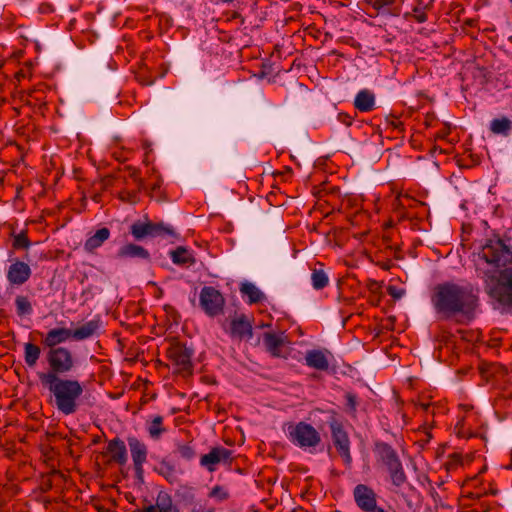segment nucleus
I'll use <instances>...</instances> for the list:
<instances>
[{"label": "nucleus", "mask_w": 512, "mask_h": 512, "mask_svg": "<svg viewBox=\"0 0 512 512\" xmlns=\"http://www.w3.org/2000/svg\"><path fill=\"white\" fill-rule=\"evenodd\" d=\"M434 309L443 318L460 315L459 323L470 322L478 306V296L471 285L444 282L434 287L431 296Z\"/></svg>", "instance_id": "f257e3e1"}, {"label": "nucleus", "mask_w": 512, "mask_h": 512, "mask_svg": "<svg viewBox=\"0 0 512 512\" xmlns=\"http://www.w3.org/2000/svg\"><path fill=\"white\" fill-rule=\"evenodd\" d=\"M51 395L53 406L64 415L77 412L79 400L84 392V385L73 378L54 377L40 381Z\"/></svg>", "instance_id": "f03ea898"}, {"label": "nucleus", "mask_w": 512, "mask_h": 512, "mask_svg": "<svg viewBox=\"0 0 512 512\" xmlns=\"http://www.w3.org/2000/svg\"><path fill=\"white\" fill-rule=\"evenodd\" d=\"M373 451L377 462L387 470L392 485L397 489L403 487L408 478L397 451L388 443L381 441L374 444Z\"/></svg>", "instance_id": "7ed1b4c3"}, {"label": "nucleus", "mask_w": 512, "mask_h": 512, "mask_svg": "<svg viewBox=\"0 0 512 512\" xmlns=\"http://www.w3.org/2000/svg\"><path fill=\"white\" fill-rule=\"evenodd\" d=\"M46 360L49 370L37 373L39 381L61 377V375L70 373L75 367L74 355L67 347L48 350Z\"/></svg>", "instance_id": "20e7f679"}, {"label": "nucleus", "mask_w": 512, "mask_h": 512, "mask_svg": "<svg viewBox=\"0 0 512 512\" xmlns=\"http://www.w3.org/2000/svg\"><path fill=\"white\" fill-rule=\"evenodd\" d=\"M478 258L495 270L506 267L512 263V246L500 238L488 239Z\"/></svg>", "instance_id": "39448f33"}, {"label": "nucleus", "mask_w": 512, "mask_h": 512, "mask_svg": "<svg viewBox=\"0 0 512 512\" xmlns=\"http://www.w3.org/2000/svg\"><path fill=\"white\" fill-rule=\"evenodd\" d=\"M328 425L331 430V438L338 454L343 459L344 464L350 467L352 456L350 452V439L344 429L343 423L335 411H331L328 418Z\"/></svg>", "instance_id": "423d86ee"}, {"label": "nucleus", "mask_w": 512, "mask_h": 512, "mask_svg": "<svg viewBox=\"0 0 512 512\" xmlns=\"http://www.w3.org/2000/svg\"><path fill=\"white\" fill-rule=\"evenodd\" d=\"M130 233L136 240H142L146 237L177 238L178 236L171 225L163 222H152L147 217L143 221H135L130 227Z\"/></svg>", "instance_id": "0eeeda50"}, {"label": "nucleus", "mask_w": 512, "mask_h": 512, "mask_svg": "<svg viewBox=\"0 0 512 512\" xmlns=\"http://www.w3.org/2000/svg\"><path fill=\"white\" fill-rule=\"evenodd\" d=\"M288 438L300 448H315L321 442L319 432L306 422H298L288 426Z\"/></svg>", "instance_id": "6e6552de"}, {"label": "nucleus", "mask_w": 512, "mask_h": 512, "mask_svg": "<svg viewBox=\"0 0 512 512\" xmlns=\"http://www.w3.org/2000/svg\"><path fill=\"white\" fill-rule=\"evenodd\" d=\"M168 360L177 373L190 375L192 373L193 350L176 339L170 341L166 350Z\"/></svg>", "instance_id": "1a4fd4ad"}, {"label": "nucleus", "mask_w": 512, "mask_h": 512, "mask_svg": "<svg viewBox=\"0 0 512 512\" xmlns=\"http://www.w3.org/2000/svg\"><path fill=\"white\" fill-rule=\"evenodd\" d=\"M225 298L213 286H204L199 295V305L209 317H217L224 313Z\"/></svg>", "instance_id": "9d476101"}, {"label": "nucleus", "mask_w": 512, "mask_h": 512, "mask_svg": "<svg viewBox=\"0 0 512 512\" xmlns=\"http://www.w3.org/2000/svg\"><path fill=\"white\" fill-rule=\"evenodd\" d=\"M353 498L362 512H386L377 505V494L368 485L358 484L353 489Z\"/></svg>", "instance_id": "9b49d317"}, {"label": "nucleus", "mask_w": 512, "mask_h": 512, "mask_svg": "<svg viewBox=\"0 0 512 512\" xmlns=\"http://www.w3.org/2000/svg\"><path fill=\"white\" fill-rule=\"evenodd\" d=\"M489 293L499 303L512 307V269L500 273L497 285Z\"/></svg>", "instance_id": "f8f14e48"}, {"label": "nucleus", "mask_w": 512, "mask_h": 512, "mask_svg": "<svg viewBox=\"0 0 512 512\" xmlns=\"http://www.w3.org/2000/svg\"><path fill=\"white\" fill-rule=\"evenodd\" d=\"M232 451L222 446L213 447L209 453L204 454L200 458V465L205 467L209 472H214L219 463L231 464L233 457Z\"/></svg>", "instance_id": "ddd939ff"}, {"label": "nucleus", "mask_w": 512, "mask_h": 512, "mask_svg": "<svg viewBox=\"0 0 512 512\" xmlns=\"http://www.w3.org/2000/svg\"><path fill=\"white\" fill-rule=\"evenodd\" d=\"M31 275L32 270L29 264L17 258L11 260L6 273L7 281L13 286L25 284Z\"/></svg>", "instance_id": "4468645a"}, {"label": "nucleus", "mask_w": 512, "mask_h": 512, "mask_svg": "<svg viewBox=\"0 0 512 512\" xmlns=\"http://www.w3.org/2000/svg\"><path fill=\"white\" fill-rule=\"evenodd\" d=\"M287 343L289 342L283 333L265 332L263 334V345L273 357L286 358L288 355Z\"/></svg>", "instance_id": "2eb2a0df"}, {"label": "nucleus", "mask_w": 512, "mask_h": 512, "mask_svg": "<svg viewBox=\"0 0 512 512\" xmlns=\"http://www.w3.org/2000/svg\"><path fill=\"white\" fill-rule=\"evenodd\" d=\"M127 442L130 448L134 468L136 472L141 473L143 470V464L147 460V446L134 436L128 437Z\"/></svg>", "instance_id": "dca6fc26"}, {"label": "nucleus", "mask_w": 512, "mask_h": 512, "mask_svg": "<svg viewBox=\"0 0 512 512\" xmlns=\"http://www.w3.org/2000/svg\"><path fill=\"white\" fill-rule=\"evenodd\" d=\"M330 352L327 350L312 349L308 350L305 354V363L308 367L319 370L327 371L330 366L329 356Z\"/></svg>", "instance_id": "f3484780"}, {"label": "nucleus", "mask_w": 512, "mask_h": 512, "mask_svg": "<svg viewBox=\"0 0 512 512\" xmlns=\"http://www.w3.org/2000/svg\"><path fill=\"white\" fill-rule=\"evenodd\" d=\"M71 329L59 327L49 330L42 340V343L49 350L57 349L61 347L60 344L71 339Z\"/></svg>", "instance_id": "a211bd4d"}, {"label": "nucleus", "mask_w": 512, "mask_h": 512, "mask_svg": "<svg viewBox=\"0 0 512 512\" xmlns=\"http://www.w3.org/2000/svg\"><path fill=\"white\" fill-rule=\"evenodd\" d=\"M100 328L101 321L99 318H95L77 327L76 329L71 330V337L76 341L85 340L96 335Z\"/></svg>", "instance_id": "6ab92c4d"}, {"label": "nucleus", "mask_w": 512, "mask_h": 512, "mask_svg": "<svg viewBox=\"0 0 512 512\" xmlns=\"http://www.w3.org/2000/svg\"><path fill=\"white\" fill-rule=\"evenodd\" d=\"M116 256L119 259H130V258H139V259H144V260L150 259V254L147 249H145L144 247H142L140 245L133 244V243H128V244H125L122 247H120L119 250L117 251Z\"/></svg>", "instance_id": "aec40b11"}, {"label": "nucleus", "mask_w": 512, "mask_h": 512, "mask_svg": "<svg viewBox=\"0 0 512 512\" xmlns=\"http://www.w3.org/2000/svg\"><path fill=\"white\" fill-rule=\"evenodd\" d=\"M107 452L110 454L111 461L124 465L127 462V449L125 443L120 438H114L108 442Z\"/></svg>", "instance_id": "412c9836"}, {"label": "nucleus", "mask_w": 512, "mask_h": 512, "mask_svg": "<svg viewBox=\"0 0 512 512\" xmlns=\"http://www.w3.org/2000/svg\"><path fill=\"white\" fill-rule=\"evenodd\" d=\"M375 106V95L367 90L363 89L359 91L354 99V107L360 112H369L374 109Z\"/></svg>", "instance_id": "4be33fe9"}, {"label": "nucleus", "mask_w": 512, "mask_h": 512, "mask_svg": "<svg viewBox=\"0 0 512 512\" xmlns=\"http://www.w3.org/2000/svg\"><path fill=\"white\" fill-rule=\"evenodd\" d=\"M169 255L172 262L176 265L189 267L196 262L193 253L183 246H178L176 249L170 251Z\"/></svg>", "instance_id": "5701e85b"}, {"label": "nucleus", "mask_w": 512, "mask_h": 512, "mask_svg": "<svg viewBox=\"0 0 512 512\" xmlns=\"http://www.w3.org/2000/svg\"><path fill=\"white\" fill-rule=\"evenodd\" d=\"M231 335L239 338L252 337V326L245 315L231 321Z\"/></svg>", "instance_id": "b1692460"}, {"label": "nucleus", "mask_w": 512, "mask_h": 512, "mask_svg": "<svg viewBox=\"0 0 512 512\" xmlns=\"http://www.w3.org/2000/svg\"><path fill=\"white\" fill-rule=\"evenodd\" d=\"M110 237V230L106 227L98 229L94 235L90 236L85 244L84 248L87 252L92 253L94 250L99 248L108 238Z\"/></svg>", "instance_id": "393cba45"}, {"label": "nucleus", "mask_w": 512, "mask_h": 512, "mask_svg": "<svg viewBox=\"0 0 512 512\" xmlns=\"http://www.w3.org/2000/svg\"><path fill=\"white\" fill-rule=\"evenodd\" d=\"M239 290L243 296L248 297L249 304H256L265 299V294L251 282L242 283Z\"/></svg>", "instance_id": "a878e982"}, {"label": "nucleus", "mask_w": 512, "mask_h": 512, "mask_svg": "<svg viewBox=\"0 0 512 512\" xmlns=\"http://www.w3.org/2000/svg\"><path fill=\"white\" fill-rule=\"evenodd\" d=\"M41 349L31 342L24 344V361L29 368H34L40 358Z\"/></svg>", "instance_id": "bb28decb"}, {"label": "nucleus", "mask_w": 512, "mask_h": 512, "mask_svg": "<svg viewBox=\"0 0 512 512\" xmlns=\"http://www.w3.org/2000/svg\"><path fill=\"white\" fill-rule=\"evenodd\" d=\"M429 8V4H425L424 0H416V4L412 9V12L404 14L405 19L413 18L418 23H424L427 21L426 10Z\"/></svg>", "instance_id": "cd10ccee"}, {"label": "nucleus", "mask_w": 512, "mask_h": 512, "mask_svg": "<svg viewBox=\"0 0 512 512\" xmlns=\"http://www.w3.org/2000/svg\"><path fill=\"white\" fill-rule=\"evenodd\" d=\"M312 286L316 290H321L329 284V277L322 268H314L311 273Z\"/></svg>", "instance_id": "c85d7f7f"}, {"label": "nucleus", "mask_w": 512, "mask_h": 512, "mask_svg": "<svg viewBox=\"0 0 512 512\" xmlns=\"http://www.w3.org/2000/svg\"><path fill=\"white\" fill-rule=\"evenodd\" d=\"M511 128L512 122L507 117L494 119L490 124V130L494 134L508 135Z\"/></svg>", "instance_id": "c756f323"}, {"label": "nucleus", "mask_w": 512, "mask_h": 512, "mask_svg": "<svg viewBox=\"0 0 512 512\" xmlns=\"http://www.w3.org/2000/svg\"><path fill=\"white\" fill-rule=\"evenodd\" d=\"M16 313L18 316L30 315L33 312L32 304L27 296L17 295L15 298Z\"/></svg>", "instance_id": "7c9ffc66"}, {"label": "nucleus", "mask_w": 512, "mask_h": 512, "mask_svg": "<svg viewBox=\"0 0 512 512\" xmlns=\"http://www.w3.org/2000/svg\"><path fill=\"white\" fill-rule=\"evenodd\" d=\"M147 429L151 438L159 439L160 436L166 431V429L163 427V417L160 415L154 416L149 422Z\"/></svg>", "instance_id": "2f4dec72"}, {"label": "nucleus", "mask_w": 512, "mask_h": 512, "mask_svg": "<svg viewBox=\"0 0 512 512\" xmlns=\"http://www.w3.org/2000/svg\"><path fill=\"white\" fill-rule=\"evenodd\" d=\"M159 506L161 512H179V509L173 505L170 495L165 492H159Z\"/></svg>", "instance_id": "473e14b6"}, {"label": "nucleus", "mask_w": 512, "mask_h": 512, "mask_svg": "<svg viewBox=\"0 0 512 512\" xmlns=\"http://www.w3.org/2000/svg\"><path fill=\"white\" fill-rule=\"evenodd\" d=\"M31 245V242L27 236L26 231H21L20 233L13 236L12 246L14 249H28Z\"/></svg>", "instance_id": "72a5a7b5"}, {"label": "nucleus", "mask_w": 512, "mask_h": 512, "mask_svg": "<svg viewBox=\"0 0 512 512\" xmlns=\"http://www.w3.org/2000/svg\"><path fill=\"white\" fill-rule=\"evenodd\" d=\"M208 496L217 501H225L229 498V492L225 487L216 485L210 490Z\"/></svg>", "instance_id": "f704fd0d"}, {"label": "nucleus", "mask_w": 512, "mask_h": 512, "mask_svg": "<svg viewBox=\"0 0 512 512\" xmlns=\"http://www.w3.org/2000/svg\"><path fill=\"white\" fill-rule=\"evenodd\" d=\"M371 5L376 11H384L392 7L396 0H364Z\"/></svg>", "instance_id": "c9c22d12"}, {"label": "nucleus", "mask_w": 512, "mask_h": 512, "mask_svg": "<svg viewBox=\"0 0 512 512\" xmlns=\"http://www.w3.org/2000/svg\"><path fill=\"white\" fill-rule=\"evenodd\" d=\"M177 453L185 460H191L195 456V450L190 444H178Z\"/></svg>", "instance_id": "e433bc0d"}, {"label": "nucleus", "mask_w": 512, "mask_h": 512, "mask_svg": "<svg viewBox=\"0 0 512 512\" xmlns=\"http://www.w3.org/2000/svg\"><path fill=\"white\" fill-rule=\"evenodd\" d=\"M160 474H162L170 483H173L175 480V471L170 465L162 464L160 467Z\"/></svg>", "instance_id": "4c0bfd02"}, {"label": "nucleus", "mask_w": 512, "mask_h": 512, "mask_svg": "<svg viewBox=\"0 0 512 512\" xmlns=\"http://www.w3.org/2000/svg\"><path fill=\"white\" fill-rule=\"evenodd\" d=\"M387 292L394 299H400L405 294V291L403 289H400L394 285H389L387 287Z\"/></svg>", "instance_id": "58836bf2"}, {"label": "nucleus", "mask_w": 512, "mask_h": 512, "mask_svg": "<svg viewBox=\"0 0 512 512\" xmlns=\"http://www.w3.org/2000/svg\"><path fill=\"white\" fill-rule=\"evenodd\" d=\"M337 119L340 123L344 124L347 127L351 126L354 120V118L351 115L344 112L339 113Z\"/></svg>", "instance_id": "ea45409f"}, {"label": "nucleus", "mask_w": 512, "mask_h": 512, "mask_svg": "<svg viewBox=\"0 0 512 512\" xmlns=\"http://www.w3.org/2000/svg\"><path fill=\"white\" fill-rule=\"evenodd\" d=\"M345 397H346V400H347V406L352 411H355L356 410V406H357L356 396L354 394H352V393H347Z\"/></svg>", "instance_id": "a19ab883"}, {"label": "nucleus", "mask_w": 512, "mask_h": 512, "mask_svg": "<svg viewBox=\"0 0 512 512\" xmlns=\"http://www.w3.org/2000/svg\"><path fill=\"white\" fill-rule=\"evenodd\" d=\"M142 512H161V508L159 506V494L157 495L156 504L144 507Z\"/></svg>", "instance_id": "79ce46f5"}, {"label": "nucleus", "mask_w": 512, "mask_h": 512, "mask_svg": "<svg viewBox=\"0 0 512 512\" xmlns=\"http://www.w3.org/2000/svg\"><path fill=\"white\" fill-rule=\"evenodd\" d=\"M430 407H431V403H429V402H427V403L420 402L417 405V409H420V410H422L424 412H428Z\"/></svg>", "instance_id": "37998d69"}, {"label": "nucleus", "mask_w": 512, "mask_h": 512, "mask_svg": "<svg viewBox=\"0 0 512 512\" xmlns=\"http://www.w3.org/2000/svg\"><path fill=\"white\" fill-rule=\"evenodd\" d=\"M391 124L393 125L394 128L396 129H400L401 126L403 125L401 121L399 120H395V121H392Z\"/></svg>", "instance_id": "c03bdc74"}, {"label": "nucleus", "mask_w": 512, "mask_h": 512, "mask_svg": "<svg viewBox=\"0 0 512 512\" xmlns=\"http://www.w3.org/2000/svg\"><path fill=\"white\" fill-rule=\"evenodd\" d=\"M448 134V131H444L443 133L439 134V137L444 138Z\"/></svg>", "instance_id": "a18cd8bd"}, {"label": "nucleus", "mask_w": 512, "mask_h": 512, "mask_svg": "<svg viewBox=\"0 0 512 512\" xmlns=\"http://www.w3.org/2000/svg\"><path fill=\"white\" fill-rule=\"evenodd\" d=\"M220 1H221V2H223V3H231V2H233L234 0H220Z\"/></svg>", "instance_id": "49530a36"}, {"label": "nucleus", "mask_w": 512, "mask_h": 512, "mask_svg": "<svg viewBox=\"0 0 512 512\" xmlns=\"http://www.w3.org/2000/svg\"><path fill=\"white\" fill-rule=\"evenodd\" d=\"M509 41L512 43V36L509 37Z\"/></svg>", "instance_id": "de8ad7c7"}, {"label": "nucleus", "mask_w": 512, "mask_h": 512, "mask_svg": "<svg viewBox=\"0 0 512 512\" xmlns=\"http://www.w3.org/2000/svg\"><path fill=\"white\" fill-rule=\"evenodd\" d=\"M510 349H512V344L510 345Z\"/></svg>", "instance_id": "09e8293b"}]
</instances>
